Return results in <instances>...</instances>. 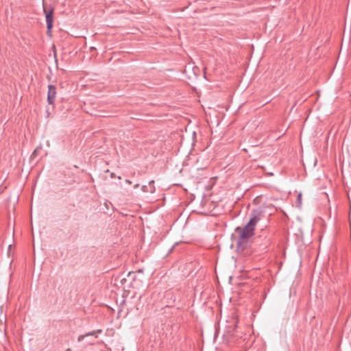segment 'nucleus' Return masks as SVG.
Returning <instances> with one entry per match:
<instances>
[{"label":"nucleus","mask_w":351,"mask_h":351,"mask_svg":"<svg viewBox=\"0 0 351 351\" xmlns=\"http://www.w3.org/2000/svg\"><path fill=\"white\" fill-rule=\"evenodd\" d=\"M254 230L255 228L252 226H249L248 223L243 228H237L236 232L239 234L238 245H242L245 244L254 236Z\"/></svg>","instance_id":"nucleus-1"},{"label":"nucleus","mask_w":351,"mask_h":351,"mask_svg":"<svg viewBox=\"0 0 351 351\" xmlns=\"http://www.w3.org/2000/svg\"><path fill=\"white\" fill-rule=\"evenodd\" d=\"M265 217L264 210L261 208L253 209L251 213V217L248 222L249 226H252L255 228L256 225Z\"/></svg>","instance_id":"nucleus-2"},{"label":"nucleus","mask_w":351,"mask_h":351,"mask_svg":"<svg viewBox=\"0 0 351 351\" xmlns=\"http://www.w3.org/2000/svg\"><path fill=\"white\" fill-rule=\"evenodd\" d=\"M43 12L45 14L47 32H50L53 25V8L51 6L48 7L47 4L43 3Z\"/></svg>","instance_id":"nucleus-3"},{"label":"nucleus","mask_w":351,"mask_h":351,"mask_svg":"<svg viewBox=\"0 0 351 351\" xmlns=\"http://www.w3.org/2000/svg\"><path fill=\"white\" fill-rule=\"evenodd\" d=\"M56 97V88L54 85L48 86L47 102L50 105H53Z\"/></svg>","instance_id":"nucleus-4"},{"label":"nucleus","mask_w":351,"mask_h":351,"mask_svg":"<svg viewBox=\"0 0 351 351\" xmlns=\"http://www.w3.org/2000/svg\"><path fill=\"white\" fill-rule=\"evenodd\" d=\"M101 332V330H98L97 331H93L91 332H88L86 335H81L78 337L77 341H82L87 336H95L96 338L97 337V333Z\"/></svg>","instance_id":"nucleus-5"},{"label":"nucleus","mask_w":351,"mask_h":351,"mask_svg":"<svg viewBox=\"0 0 351 351\" xmlns=\"http://www.w3.org/2000/svg\"><path fill=\"white\" fill-rule=\"evenodd\" d=\"M141 190L145 193L149 192L151 193H153L155 192L156 189L154 186H152L151 188L149 189V187H148L147 186L143 185L141 187Z\"/></svg>","instance_id":"nucleus-6"},{"label":"nucleus","mask_w":351,"mask_h":351,"mask_svg":"<svg viewBox=\"0 0 351 351\" xmlns=\"http://www.w3.org/2000/svg\"><path fill=\"white\" fill-rule=\"evenodd\" d=\"M298 202L299 206H300L302 204V194L301 193H299L298 195Z\"/></svg>","instance_id":"nucleus-7"},{"label":"nucleus","mask_w":351,"mask_h":351,"mask_svg":"<svg viewBox=\"0 0 351 351\" xmlns=\"http://www.w3.org/2000/svg\"><path fill=\"white\" fill-rule=\"evenodd\" d=\"M154 180H152V181H150L149 182V189L151 188L152 186H154Z\"/></svg>","instance_id":"nucleus-8"},{"label":"nucleus","mask_w":351,"mask_h":351,"mask_svg":"<svg viewBox=\"0 0 351 351\" xmlns=\"http://www.w3.org/2000/svg\"><path fill=\"white\" fill-rule=\"evenodd\" d=\"M138 186H139V184H135V185H134V187L135 189H137Z\"/></svg>","instance_id":"nucleus-9"},{"label":"nucleus","mask_w":351,"mask_h":351,"mask_svg":"<svg viewBox=\"0 0 351 351\" xmlns=\"http://www.w3.org/2000/svg\"><path fill=\"white\" fill-rule=\"evenodd\" d=\"M125 182H126L127 183H128V184H131V183H132V182H131V181H130V180H125Z\"/></svg>","instance_id":"nucleus-10"},{"label":"nucleus","mask_w":351,"mask_h":351,"mask_svg":"<svg viewBox=\"0 0 351 351\" xmlns=\"http://www.w3.org/2000/svg\"><path fill=\"white\" fill-rule=\"evenodd\" d=\"M66 351H70V349H68Z\"/></svg>","instance_id":"nucleus-11"}]
</instances>
